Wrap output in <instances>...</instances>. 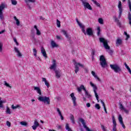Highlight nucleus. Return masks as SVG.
Returning <instances> with one entry per match:
<instances>
[{
  "instance_id": "nucleus-1",
  "label": "nucleus",
  "mask_w": 131,
  "mask_h": 131,
  "mask_svg": "<svg viewBox=\"0 0 131 131\" xmlns=\"http://www.w3.org/2000/svg\"><path fill=\"white\" fill-rule=\"evenodd\" d=\"M38 100L40 101V102H43L44 104H47V105H50L51 103L50 97H48L47 96H39Z\"/></svg>"
},
{
  "instance_id": "nucleus-2",
  "label": "nucleus",
  "mask_w": 131,
  "mask_h": 131,
  "mask_svg": "<svg viewBox=\"0 0 131 131\" xmlns=\"http://www.w3.org/2000/svg\"><path fill=\"white\" fill-rule=\"evenodd\" d=\"M100 66L102 67V68H106L107 66H108V64H107V61H106V58H105V56L104 55H101L100 56Z\"/></svg>"
},
{
  "instance_id": "nucleus-3",
  "label": "nucleus",
  "mask_w": 131,
  "mask_h": 131,
  "mask_svg": "<svg viewBox=\"0 0 131 131\" xmlns=\"http://www.w3.org/2000/svg\"><path fill=\"white\" fill-rule=\"evenodd\" d=\"M110 67L112 70H114V72L116 73H119V72H121L122 70H121V68L118 64H110Z\"/></svg>"
},
{
  "instance_id": "nucleus-4",
  "label": "nucleus",
  "mask_w": 131,
  "mask_h": 131,
  "mask_svg": "<svg viewBox=\"0 0 131 131\" xmlns=\"http://www.w3.org/2000/svg\"><path fill=\"white\" fill-rule=\"evenodd\" d=\"M99 41L103 45L104 48L106 50H110V47L108 45V41L103 37L99 38Z\"/></svg>"
},
{
  "instance_id": "nucleus-5",
  "label": "nucleus",
  "mask_w": 131,
  "mask_h": 131,
  "mask_svg": "<svg viewBox=\"0 0 131 131\" xmlns=\"http://www.w3.org/2000/svg\"><path fill=\"white\" fill-rule=\"evenodd\" d=\"M5 8H6V4H5V3L1 4L0 5V19L1 20H3L4 19L3 11H4V9H5Z\"/></svg>"
},
{
  "instance_id": "nucleus-6",
  "label": "nucleus",
  "mask_w": 131,
  "mask_h": 131,
  "mask_svg": "<svg viewBox=\"0 0 131 131\" xmlns=\"http://www.w3.org/2000/svg\"><path fill=\"white\" fill-rule=\"evenodd\" d=\"M79 121L81 122L84 127V128H85L86 130L87 131H94V130H91L88 126H86V123L84 121V119H83L82 118H80L79 119Z\"/></svg>"
},
{
  "instance_id": "nucleus-7",
  "label": "nucleus",
  "mask_w": 131,
  "mask_h": 131,
  "mask_svg": "<svg viewBox=\"0 0 131 131\" xmlns=\"http://www.w3.org/2000/svg\"><path fill=\"white\" fill-rule=\"evenodd\" d=\"M90 85H91L92 88H93V91L95 94V96L96 98V100H98L99 98V95H98V93H97V91H96L97 90H98V88L93 82H90Z\"/></svg>"
},
{
  "instance_id": "nucleus-8",
  "label": "nucleus",
  "mask_w": 131,
  "mask_h": 131,
  "mask_svg": "<svg viewBox=\"0 0 131 131\" xmlns=\"http://www.w3.org/2000/svg\"><path fill=\"white\" fill-rule=\"evenodd\" d=\"M118 8L119 9L118 18L120 19V17H121V15H122V11H123V10L122 9V5L121 4V2L120 1L119 2Z\"/></svg>"
},
{
  "instance_id": "nucleus-9",
  "label": "nucleus",
  "mask_w": 131,
  "mask_h": 131,
  "mask_svg": "<svg viewBox=\"0 0 131 131\" xmlns=\"http://www.w3.org/2000/svg\"><path fill=\"white\" fill-rule=\"evenodd\" d=\"M76 21L78 25H79V27L82 29V32H83L84 34H86L85 29H84L85 28V26H84L81 23H80L79 21H78V19L77 18L76 19Z\"/></svg>"
},
{
  "instance_id": "nucleus-10",
  "label": "nucleus",
  "mask_w": 131,
  "mask_h": 131,
  "mask_svg": "<svg viewBox=\"0 0 131 131\" xmlns=\"http://www.w3.org/2000/svg\"><path fill=\"white\" fill-rule=\"evenodd\" d=\"M86 34H84L85 35H89V36H93L94 35V32L93 31V29L91 28H88L86 30L85 32Z\"/></svg>"
},
{
  "instance_id": "nucleus-11",
  "label": "nucleus",
  "mask_w": 131,
  "mask_h": 131,
  "mask_svg": "<svg viewBox=\"0 0 131 131\" xmlns=\"http://www.w3.org/2000/svg\"><path fill=\"white\" fill-rule=\"evenodd\" d=\"M57 61L56 60L54 59L53 60V64L51 66L50 69L51 70H54V71H56L57 70Z\"/></svg>"
},
{
  "instance_id": "nucleus-12",
  "label": "nucleus",
  "mask_w": 131,
  "mask_h": 131,
  "mask_svg": "<svg viewBox=\"0 0 131 131\" xmlns=\"http://www.w3.org/2000/svg\"><path fill=\"white\" fill-rule=\"evenodd\" d=\"M70 96L72 98V100L73 102L74 107L77 106V103H76V97L74 96V93H72L70 94Z\"/></svg>"
},
{
  "instance_id": "nucleus-13",
  "label": "nucleus",
  "mask_w": 131,
  "mask_h": 131,
  "mask_svg": "<svg viewBox=\"0 0 131 131\" xmlns=\"http://www.w3.org/2000/svg\"><path fill=\"white\" fill-rule=\"evenodd\" d=\"M75 73H77L78 71H79V68L78 67V66H80V67H83V66L82 64H81L80 63H77L75 62Z\"/></svg>"
},
{
  "instance_id": "nucleus-14",
  "label": "nucleus",
  "mask_w": 131,
  "mask_h": 131,
  "mask_svg": "<svg viewBox=\"0 0 131 131\" xmlns=\"http://www.w3.org/2000/svg\"><path fill=\"white\" fill-rule=\"evenodd\" d=\"M119 105L120 106L119 108L120 110H123V111L125 112V113H126V114H128V112H129L128 110L124 108V106H123L121 102H119Z\"/></svg>"
},
{
  "instance_id": "nucleus-15",
  "label": "nucleus",
  "mask_w": 131,
  "mask_h": 131,
  "mask_svg": "<svg viewBox=\"0 0 131 131\" xmlns=\"http://www.w3.org/2000/svg\"><path fill=\"white\" fill-rule=\"evenodd\" d=\"M61 32L63 33V35L66 36V38H67L68 40H70V39H71V37L70 35H68L67 31L64 30H61Z\"/></svg>"
},
{
  "instance_id": "nucleus-16",
  "label": "nucleus",
  "mask_w": 131,
  "mask_h": 131,
  "mask_svg": "<svg viewBox=\"0 0 131 131\" xmlns=\"http://www.w3.org/2000/svg\"><path fill=\"white\" fill-rule=\"evenodd\" d=\"M25 3L28 6L29 9L31 10V7L29 5V3H35V0H25Z\"/></svg>"
},
{
  "instance_id": "nucleus-17",
  "label": "nucleus",
  "mask_w": 131,
  "mask_h": 131,
  "mask_svg": "<svg viewBox=\"0 0 131 131\" xmlns=\"http://www.w3.org/2000/svg\"><path fill=\"white\" fill-rule=\"evenodd\" d=\"M39 126V124L38 123V122L37 120L34 121V125L32 126V129L34 130H35L36 128H37V127Z\"/></svg>"
},
{
  "instance_id": "nucleus-18",
  "label": "nucleus",
  "mask_w": 131,
  "mask_h": 131,
  "mask_svg": "<svg viewBox=\"0 0 131 131\" xmlns=\"http://www.w3.org/2000/svg\"><path fill=\"white\" fill-rule=\"evenodd\" d=\"M119 121L120 124H121L122 127L123 128H125V125H124V124L123 123V120L122 119V117H121V115H119Z\"/></svg>"
},
{
  "instance_id": "nucleus-19",
  "label": "nucleus",
  "mask_w": 131,
  "mask_h": 131,
  "mask_svg": "<svg viewBox=\"0 0 131 131\" xmlns=\"http://www.w3.org/2000/svg\"><path fill=\"white\" fill-rule=\"evenodd\" d=\"M116 45L117 47L121 46V45H122V39H121L120 38H118L116 41Z\"/></svg>"
},
{
  "instance_id": "nucleus-20",
  "label": "nucleus",
  "mask_w": 131,
  "mask_h": 131,
  "mask_svg": "<svg viewBox=\"0 0 131 131\" xmlns=\"http://www.w3.org/2000/svg\"><path fill=\"white\" fill-rule=\"evenodd\" d=\"M77 90L78 92V93H80V92H81V91H84V92L86 91V89H85V88L84 87V86L83 85H81L80 86V87H78L77 88Z\"/></svg>"
},
{
  "instance_id": "nucleus-21",
  "label": "nucleus",
  "mask_w": 131,
  "mask_h": 131,
  "mask_svg": "<svg viewBox=\"0 0 131 131\" xmlns=\"http://www.w3.org/2000/svg\"><path fill=\"white\" fill-rule=\"evenodd\" d=\"M83 6H84V8H85V9H88V10H93V8H92V6H91V5H90V3H85Z\"/></svg>"
},
{
  "instance_id": "nucleus-22",
  "label": "nucleus",
  "mask_w": 131,
  "mask_h": 131,
  "mask_svg": "<svg viewBox=\"0 0 131 131\" xmlns=\"http://www.w3.org/2000/svg\"><path fill=\"white\" fill-rule=\"evenodd\" d=\"M41 53L43 57H45V58L48 57V56H47V52H46V50H45V48H43V47L41 48Z\"/></svg>"
},
{
  "instance_id": "nucleus-23",
  "label": "nucleus",
  "mask_w": 131,
  "mask_h": 131,
  "mask_svg": "<svg viewBox=\"0 0 131 131\" xmlns=\"http://www.w3.org/2000/svg\"><path fill=\"white\" fill-rule=\"evenodd\" d=\"M54 71L55 72L56 77H57V78H60L61 77V71L56 70Z\"/></svg>"
},
{
  "instance_id": "nucleus-24",
  "label": "nucleus",
  "mask_w": 131,
  "mask_h": 131,
  "mask_svg": "<svg viewBox=\"0 0 131 131\" xmlns=\"http://www.w3.org/2000/svg\"><path fill=\"white\" fill-rule=\"evenodd\" d=\"M34 90L36 91L37 94H39L40 96H41V90H40L39 87L34 86Z\"/></svg>"
},
{
  "instance_id": "nucleus-25",
  "label": "nucleus",
  "mask_w": 131,
  "mask_h": 131,
  "mask_svg": "<svg viewBox=\"0 0 131 131\" xmlns=\"http://www.w3.org/2000/svg\"><path fill=\"white\" fill-rule=\"evenodd\" d=\"M42 81H44L45 85H46L47 88H50V83L48 81H47V79L46 78H42Z\"/></svg>"
},
{
  "instance_id": "nucleus-26",
  "label": "nucleus",
  "mask_w": 131,
  "mask_h": 131,
  "mask_svg": "<svg viewBox=\"0 0 131 131\" xmlns=\"http://www.w3.org/2000/svg\"><path fill=\"white\" fill-rule=\"evenodd\" d=\"M51 46H52V48L54 49V48H57L58 45L55 42V41L52 40L51 42Z\"/></svg>"
},
{
  "instance_id": "nucleus-27",
  "label": "nucleus",
  "mask_w": 131,
  "mask_h": 131,
  "mask_svg": "<svg viewBox=\"0 0 131 131\" xmlns=\"http://www.w3.org/2000/svg\"><path fill=\"white\" fill-rule=\"evenodd\" d=\"M14 50L15 51V52L17 53V56L18 57H22V54H21L20 51H19V50H18V48H17L16 47H15Z\"/></svg>"
},
{
  "instance_id": "nucleus-28",
  "label": "nucleus",
  "mask_w": 131,
  "mask_h": 131,
  "mask_svg": "<svg viewBox=\"0 0 131 131\" xmlns=\"http://www.w3.org/2000/svg\"><path fill=\"white\" fill-rule=\"evenodd\" d=\"M84 92H85V96L86 97H87V98L88 99H90V100H91V99H92V95H91V94H90L89 93V92H88V91H86V90Z\"/></svg>"
},
{
  "instance_id": "nucleus-29",
  "label": "nucleus",
  "mask_w": 131,
  "mask_h": 131,
  "mask_svg": "<svg viewBox=\"0 0 131 131\" xmlns=\"http://www.w3.org/2000/svg\"><path fill=\"white\" fill-rule=\"evenodd\" d=\"M70 120H71L72 122L73 123V124H74V123H75V121H74V116H73V115H70Z\"/></svg>"
},
{
  "instance_id": "nucleus-30",
  "label": "nucleus",
  "mask_w": 131,
  "mask_h": 131,
  "mask_svg": "<svg viewBox=\"0 0 131 131\" xmlns=\"http://www.w3.org/2000/svg\"><path fill=\"white\" fill-rule=\"evenodd\" d=\"M128 19L129 20V24L131 26V13H130V12H128Z\"/></svg>"
},
{
  "instance_id": "nucleus-31",
  "label": "nucleus",
  "mask_w": 131,
  "mask_h": 131,
  "mask_svg": "<svg viewBox=\"0 0 131 131\" xmlns=\"http://www.w3.org/2000/svg\"><path fill=\"white\" fill-rule=\"evenodd\" d=\"M115 22H116L117 25H118V26L121 27V23H120V21H119V19L116 18Z\"/></svg>"
},
{
  "instance_id": "nucleus-32",
  "label": "nucleus",
  "mask_w": 131,
  "mask_h": 131,
  "mask_svg": "<svg viewBox=\"0 0 131 131\" xmlns=\"http://www.w3.org/2000/svg\"><path fill=\"white\" fill-rule=\"evenodd\" d=\"M112 120H113V126H116L117 125L116 121H115V118H114V116H113Z\"/></svg>"
},
{
  "instance_id": "nucleus-33",
  "label": "nucleus",
  "mask_w": 131,
  "mask_h": 131,
  "mask_svg": "<svg viewBox=\"0 0 131 131\" xmlns=\"http://www.w3.org/2000/svg\"><path fill=\"white\" fill-rule=\"evenodd\" d=\"M33 54H34V56L36 57H37V50H36V49H35V48H34L33 49Z\"/></svg>"
},
{
  "instance_id": "nucleus-34",
  "label": "nucleus",
  "mask_w": 131,
  "mask_h": 131,
  "mask_svg": "<svg viewBox=\"0 0 131 131\" xmlns=\"http://www.w3.org/2000/svg\"><path fill=\"white\" fill-rule=\"evenodd\" d=\"M4 85L7 86V88H9L10 89H12V86H10V84L8 83V82H7V81H4Z\"/></svg>"
},
{
  "instance_id": "nucleus-35",
  "label": "nucleus",
  "mask_w": 131,
  "mask_h": 131,
  "mask_svg": "<svg viewBox=\"0 0 131 131\" xmlns=\"http://www.w3.org/2000/svg\"><path fill=\"white\" fill-rule=\"evenodd\" d=\"M97 35L98 36H99V35H100V33H101V27L99 26L97 27Z\"/></svg>"
},
{
  "instance_id": "nucleus-36",
  "label": "nucleus",
  "mask_w": 131,
  "mask_h": 131,
  "mask_svg": "<svg viewBox=\"0 0 131 131\" xmlns=\"http://www.w3.org/2000/svg\"><path fill=\"white\" fill-rule=\"evenodd\" d=\"M56 24L57 26V27H61V21H60V20H59L58 19H57L56 20Z\"/></svg>"
},
{
  "instance_id": "nucleus-37",
  "label": "nucleus",
  "mask_w": 131,
  "mask_h": 131,
  "mask_svg": "<svg viewBox=\"0 0 131 131\" xmlns=\"http://www.w3.org/2000/svg\"><path fill=\"white\" fill-rule=\"evenodd\" d=\"M11 107H12V108L13 110L17 109V108H20V105H17L15 106V105H14V104H13Z\"/></svg>"
},
{
  "instance_id": "nucleus-38",
  "label": "nucleus",
  "mask_w": 131,
  "mask_h": 131,
  "mask_svg": "<svg viewBox=\"0 0 131 131\" xmlns=\"http://www.w3.org/2000/svg\"><path fill=\"white\" fill-rule=\"evenodd\" d=\"M6 112L7 114H11V110H10V108H9V107H7V110Z\"/></svg>"
},
{
  "instance_id": "nucleus-39",
  "label": "nucleus",
  "mask_w": 131,
  "mask_h": 131,
  "mask_svg": "<svg viewBox=\"0 0 131 131\" xmlns=\"http://www.w3.org/2000/svg\"><path fill=\"white\" fill-rule=\"evenodd\" d=\"M95 108L96 109H97V110H100V109L101 108V106H100V104L97 103L95 104Z\"/></svg>"
},
{
  "instance_id": "nucleus-40",
  "label": "nucleus",
  "mask_w": 131,
  "mask_h": 131,
  "mask_svg": "<svg viewBox=\"0 0 131 131\" xmlns=\"http://www.w3.org/2000/svg\"><path fill=\"white\" fill-rule=\"evenodd\" d=\"M103 19L102 18H98V22H99V23L100 24H103Z\"/></svg>"
},
{
  "instance_id": "nucleus-41",
  "label": "nucleus",
  "mask_w": 131,
  "mask_h": 131,
  "mask_svg": "<svg viewBox=\"0 0 131 131\" xmlns=\"http://www.w3.org/2000/svg\"><path fill=\"white\" fill-rule=\"evenodd\" d=\"M11 4L13 5V6H16V5H17V1H16V0H11Z\"/></svg>"
},
{
  "instance_id": "nucleus-42",
  "label": "nucleus",
  "mask_w": 131,
  "mask_h": 131,
  "mask_svg": "<svg viewBox=\"0 0 131 131\" xmlns=\"http://www.w3.org/2000/svg\"><path fill=\"white\" fill-rule=\"evenodd\" d=\"M93 3L95 4V5H96V6H97V7L101 8V5H100L97 1H94Z\"/></svg>"
},
{
  "instance_id": "nucleus-43",
  "label": "nucleus",
  "mask_w": 131,
  "mask_h": 131,
  "mask_svg": "<svg viewBox=\"0 0 131 131\" xmlns=\"http://www.w3.org/2000/svg\"><path fill=\"white\" fill-rule=\"evenodd\" d=\"M128 4L130 12H131V2L130 0H128Z\"/></svg>"
},
{
  "instance_id": "nucleus-44",
  "label": "nucleus",
  "mask_w": 131,
  "mask_h": 131,
  "mask_svg": "<svg viewBox=\"0 0 131 131\" xmlns=\"http://www.w3.org/2000/svg\"><path fill=\"white\" fill-rule=\"evenodd\" d=\"M56 110H57V112L58 113V115L59 116H62V113H61V111H60V109L59 108H57Z\"/></svg>"
},
{
  "instance_id": "nucleus-45",
  "label": "nucleus",
  "mask_w": 131,
  "mask_h": 131,
  "mask_svg": "<svg viewBox=\"0 0 131 131\" xmlns=\"http://www.w3.org/2000/svg\"><path fill=\"white\" fill-rule=\"evenodd\" d=\"M56 110H57V112L58 113V115L59 116H62V113H61V111H60V109L59 108H57Z\"/></svg>"
},
{
  "instance_id": "nucleus-46",
  "label": "nucleus",
  "mask_w": 131,
  "mask_h": 131,
  "mask_svg": "<svg viewBox=\"0 0 131 131\" xmlns=\"http://www.w3.org/2000/svg\"><path fill=\"white\" fill-rule=\"evenodd\" d=\"M56 110H57V112L58 113V115L59 116H62V113H61V111H60V109L59 108H57Z\"/></svg>"
},
{
  "instance_id": "nucleus-47",
  "label": "nucleus",
  "mask_w": 131,
  "mask_h": 131,
  "mask_svg": "<svg viewBox=\"0 0 131 131\" xmlns=\"http://www.w3.org/2000/svg\"><path fill=\"white\" fill-rule=\"evenodd\" d=\"M20 124L21 125H24L25 126H26V125H27V123L26 122L22 121L20 122Z\"/></svg>"
},
{
  "instance_id": "nucleus-48",
  "label": "nucleus",
  "mask_w": 131,
  "mask_h": 131,
  "mask_svg": "<svg viewBox=\"0 0 131 131\" xmlns=\"http://www.w3.org/2000/svg\"><path fill=\"white\" fill-rule=\"evenodd\" d=\"M6 125H7V126H8V127H11V122H10V121H7Z\"/></svg>"
},
{
  "instance_id": "nucleus-49",
  "label": "nucleus",
  "mask_w": 131,
  "mask_h": 131,
  "mask_svg": "<svg viewBox=\"0 0 131 131\" xmlns=\"http://www.w3.org/2000/svg\"><path fill=\"white\" fill-rule=\"evenodd\" d=\"M36 30V34L37 35H40V34H41V33H40V31H39V30L37 29Z\"/></svg>"
},
{
  "instance_id": "nucleus-50",
  "label": "nucleus",
  "mask_w": 131,
  "mask_h": 131,
  "mask_svg": "<svg viewBox=\"0 0 131 131\" xmlns=\"http://www.w3.org/2000/svg\"><path fill=\"white\" fill-rule=\"evenodd\" d=\"M13 40L14 42H15L16 46H19V43L17 41V39H16V38H13Z\"/></svg>"
},
{
  "instance_id": "nucleus-51",
  "label": "nucleus",
  "mask_w": 131,
  "mask_h": 131,
  "mask_svg": "<svg viewBox=\"0 0 131 131\" xmlns=\"http://www.w3.org/2000/svg\"><path fill=\"white\" fill-rule=\"evenodd\" d=\"M94 77L96 79H97V80H98V81H101V79H100V78H99V77H98V76L96 75Z\"/></svg>"
},
{
  "instance_id": "nucleus-52",
  "label": "nucleus",
  "mask_w": 131,
  "mask_h": 131,
  "mask_svg": "<svg viewBox=\"0 0 131 131\" xmlns=\"http://www.w3.org/2000/svg\"><path fill=\"white\" fill-rule=\"evenodd\" d=\"M0 52H3V44L0 43Z\"/></svg>"
},
{
  "instance_id": "nucleus-53",
  "label": "nucleus",
  "mask_w": 131,
  "mask_h": 131,
  "mask_svg": "<svg viewBox=\"0 0 131 131\" xmlns=\"http://www.w3.org/2000/svg\"><path fill=\"white\" fill-rule=\"evenodd\" d=\"M80 1H81V3L83 5H84V4H86V3H87L86 0H80Z\"/></svg>"
},
{
  "instance_id": "nucleus-54",
  "label": "nucleus",
  "mask_w": 131,
  "mask_h": 131,
  "mask_svg": "<svg viewBox=\"0 0 131 131\" xmlns=\"http://www.w3.org/2000/svg\"><path fill=\"white\" fill-rule=\"evenodd\" d=\"M91 73L92 75L94 76V77L97 76V75H96V73L94 71H92Z\"/></svg>"
},
{
  "instance_id": "nucleus-55",
  "label": "nucleus",
  "mask_w": 131,
  "mask_h": 131,
  "mask_svg": "<svg viewBox=\"0 0 131 131\" xmlns=\"http://www.w3.org/2000/svg\"><path fill=\"white\" fill-rule=\"evenodd\" d=\"M16 25H17V26H19V25H20V21H19V19H17L16 20Z\"/></svg>"
},
{
  "instance_id": "nucleus-56",
  "label": "nucleus",
  "mask_w": 131,
  "mask_h": 131,
  "mask_svg": "<svg viewBox=\"0 0 131 131\" xmlns=\"http://www.w3.org/2000/svg\"><path fill=\"white\" fill-rule=\"evenodd\" d=\"M100 102L101 103V104H102V106L103 107H105L106 106L105 105V103H104V101H103V100H100Z\"/></svg>"
},
{
  "instance_id": "nucleus-57",
  "label": "nucleus",
  "mask_w": 131,
  "mask_h": 131,
  "mask_svg": "<svg viewBox=\"0 0 131 131\" xmlns=\"http://www.w3.org/2000/svg\"><path fill=\"white\" fill-rule=\"evenodd\" d=\"M86 106L88 108H90V107H91V103H90V102L87 103L86 104Z\"/></svg>"
},
{
  "instance_id": "nucleus-58",
  "label": "nucleus",
  "mask_w": 131,
  "mask_h": 131,
  "mask_svg": "<svg viewBox=\"0 0 131 131\" xmlns=\"http://www.w3.org/2000/svg\"><path fill=\"white\" fill-rule=\"evenodd\" d=\"M101 128H102V130L106 131V129L105 128V126H104V125H101Z\"/></svg>"
},
{
  "instance_id": "nucleus-59",
  "label": "nucleus",
  "mask_w": 131,
  "mask_h": 131,
  "mask_svg": "<svg viewBox=\"0 0 131 131\" xmlns=\"http://www.w3.org/2000/svg\"><path fill=\"white\" fill-rule=\"evenodd\" d=\"M126 38L125 39V40H127L128 38L130 37V36L128 34L127 35H126Z\"/></svg>"
},
{
  "instance_id": "nucleus-60",
  "label": "nucleus",
  "mask_w": 131,
  "mask_h": 131,
  "mask_svg": "<svg viewBox=\"0 0 131 131\" xmlns=\"http://www.w3.org/2000/svg\"><path fill=\"white\" fill-rule=\"evenodd\" d=\"M96 53V51L95 50H93L92 52V56H95V54Z\"/></svg>"
},
{
  "instance_id": "nucleus-61",
  "label": "nucleus",
  "mask_w": 131,
  "mask_h": 131,
  "mask_svg": "<svg viewBox=\"0 0 131 131\" xmlns=\"http://www.w3.org/2000/svg\"><path fill=\"white\" fill-rule=\"evenodd\" d=\"M108 53L111 55H112L113 54V50H109Z\"/></svg>"
},
{
  "instance_id": "nucleus-62",
  "label": "nucleus",
  "mask_w": 131,
  "mask_h": 131,
  "mask_svg": "<svg viewBox=\"0 0 131 131\" xmlns=\"http://www.w3.org/2000/svg\"><path fill=\"white\" fill-rule=\"evenodd\" d=\"M113 131H117V130H116V126H113Z\"/></svg>"
},
{
  "instance_id": "nucleus-63",
  "label": "nucleus",
  "mask_w": 131,
  "mask_h": 131,
  "mask_svg": "<svg viewBox=\"0 0 131 131\" xmlns=\"http://www.w3.org/2000/svg\"><path fill=\"white\" fill-rule=\"evenodd\" d=\"M127 70H128L129 73H130V74H131V70H130V68H127Z\"/></svg>"
},
{
  "instance_id": "nucleus-64",
  "label": "nucleus",
  "mask_w": 131,
  "mask_h": 131,
  "mask_svg": "<svg viewBox=\"0 0 131 131\" xmlns=\"http://www.w3.org/2000/svg\"><path fill=\"white\" fill-rule=\"evenodd\" d=\"M0 108H4V104H2L1 102H0Z\"/></svg>"
}]
</instances>
